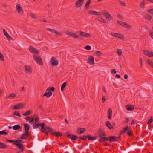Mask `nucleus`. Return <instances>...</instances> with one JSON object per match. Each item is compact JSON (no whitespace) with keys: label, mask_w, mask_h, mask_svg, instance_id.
Returning a JSON list of instances; mask_svg holds the SVG:
<instances>
[{"label":"nucleus","mask_w":153,"mask_h":153,"mask_svg":"<svg viewBox=\"0 0 153 153\" xmlns=\"http://www.w3.org/2000/svg\"><path fill=\"white\" fill-rule=\"evenodd\" d=\"M39 129L42 130V132L47 135H48V132L51 134V131H53V129L46 126L44 123H42V125L41 127L39 128Z\"/></svg>","instance_id":"1"},{"label":"nucleus","mask_w":153,"mask_h":153,"mask_svg":"<svg viewBox=\"0 0 153 153\" xmlns=\"http://www.w3.org/2000/svg\"><path fill=\"white\" fill-rule=\"evenodd\" d=\"M125 133L129 136H131L133 134L130 127L127 126L125 127L123 130L120 131V134H122L123 133Z\"/></svg>","instance_id":"2"},{"label":"nucleus","mask_w":153,"mask_h":153,"mask_svg":"<svg viewBox=\"0 0 153 153\" xmlns=\"http://www.w3.org/2000/svg\"><path fill=\"white\" fill-rule=\"evenodd\" d=\"M24 143V141L22 140H16L15 144L18 148L19 151L20 152H22L24 150V148L23 144Z\"/></svg>","instance_id":"3"},{"label":"nucleus","mask_w":153,"mask_h":153,"mask_svg":"<svg viewBox=\"0 0 153 153\" xmlns=\"http://www.w3.org/2000/svg\"><path fill=\"white\" fill-rule=\"evenodd\" d=\"M33 57L35 61L37 63L41 65H43V62L42 59L39 56H37L35 55H34Z\"/></svg>","instance_id":"4"},{"label":"nucleus","mask_w":153,"mask_h":153,"mask_svg":"<svg viewBox=\"0 0 153 153\" xmlns=\"http://www.w3.org/2000/svg\"><path fill=\"white\" fill-rule=\"evenodd\" d=\"M47 30L50 31L52 32L55 36H61L62 35V33L61 32H59L56 30L53 29L49 28H47Z\"/></svg>","instance_id":"5"},{"label":"nucleus","mask_w":153,"mask_h":153,"mask_svg":"<svg viewBox=\"0 0 153 153\" xmlns=\"http://www.w3.org/2000/svg\"><path fill=\"white\" fill-rule=\"evenodd\" d=\"M66 134L67 137L71 140H75L78 139V137L77 136L72 134H71L69 132H67Z\"/></svg>","instance_id":"6"},{"label":"nucleus","mask_w":153,"mask_h":153,"mask_svg":"<svg viewBox=\"0 0 153 153\" xmlns=\"http://www.w3.org/2000/svg\"><path fill=\"white\" fill-rule=\"evenodd\" d=\"M102 13L107 20L110 21L111 19L113 18L112 16L105 10H103Z\"/></svg>","instance_id":"7"},{"label":"nucleus","mask_w":153,"mask_h":153,"mask_svg":"<svg viewBox=\"0 0 153 153\" xmlns=\"http://www.w3.org/2000/svg\"><path fill=\"white\" fill-rule=\"evenodd\" d=\"M97 135L98 137L100 138L106 136L104 131L101 129H100L98 131Z\"/></svg>","instance_id":"8"},{"label":"nucleus","mask_w":153,"mask_h":153,"mask_svg":"<svg viewBox=\"0 0 153 153\" xmlns=\"http://www.w3.org/2000/svg\"><path fill=\"white\" fill-rule=\"evenodd\" d=\"M25 71L26 73L30 74L32 72V70L31 66L25 65L24 66Z\"/></svg>","instance_id":"9"},{"label":"nucleus","mask_w":153,"mask_h":153,"mask_svg":"<svg viewBox=\"0 0 153 153\" xmlns=\"http://www.w3.org/2000/svg\"><path fill=\"white\" fill-rule=\"evenodd\" d=\"M51 134L53 136H55L56 137H61L62 136V134L61 133L59 132H55L53 129V131H51Z\"/></svg>","instance_id":"10"},{"label":"nucleus","mask_w":153,"mask_h":153,"mask_svg":"<svg viewBox=\"0 0 153 153\" xmlns=\"http://www.w3.org/2000/svg\"><path fill=\"white\" fill-rule=\"evenodd\" d=\"M79 32L80 36L82 37L88 38L90 37L91 36V35L88 33L82 32L81 31H80Z\"/></svg>","instance_id":"11"},{"label":"nucleus","mask_w":153,"mask_h":153,"mask_svg":"<svg viewBox=\"0 0 153 153\" xmlns=\"http://www.w3.org/2000/svg\"><path fill=\"white\" fill-rule=\"evenodd\" d=\"M51 64L52 66H56L58 64V61L57 60L55 59L53 56L51 59Z\"/></svg>","instance_id":"12"},{"label":"nucleus","mask_w":153,"mask_h":153,"mask_svg":"<svg viewBox=\"0 0 153 153\" xmlns=\"http://www.w3.org/2000/svg\"><path fill=\"white\" fill-rule=\"evenodd\" d=\"M24 105V104L22 103H20L16 104L13 107V109L15 110H17L18 109H22Z\"/></svg>","instance_id":"13"},{"label":"nucleus","mask_w":153,"mask_h":153,"mask_svg":"<svg viewBox=\"0 0 153 153\" xmlns=\"http://www.w3.org/2000/svg\"><path fill=\"white\" fill-rule=\"evenodd\" d=\"M84 0H78L75 3L76 7H80L83 3Z\"/></svg>","instance_id":"14"},{"label":"nucleus","mask_w":153,"mask_h":153,"mask_svg":"<svg viewBox=\"0 0 153 153\" xmlns=\"http://www.w3.org/2000/svg\"><path fill=\"white\" fill-rule=\"evenodd\" d=\"M29 50L31 53H34L36 54H38L39 53V51L37 49L31 46H30Z\"/></svg>","instance_id":"15"},{"label":"nucleus","mask_w":153,"mask_h":153,"mask_svg":"<svg viewBox=\"0 0 153 153\" xmlns=\"http://www.w3.org/2000/svg\"><path fill=\"white\" fill-rule=\"evenodd\" d=\"M119 138L120 137H117L116 136H109V142L111 143L112 142L117 141H118V138Z\"/></svg>","instance_id":"16"},{"label":"nucleus","mask_w":153,"mask_h":153,"mask_svg":"<svg viewBox=\"0 0 153 153\" xmlns=\"http://www.w3.org/2000/svg\"><path fill=\"white\" fill-rule=\"evenodd\" d=\"M109 137H104L101 138H100L98 139V141L100 143L103 142H105L108 141H109Z\"/></svg>","instance_id":"17"},{"label":"nucleus","mask_w":153,"mask_h":153,"mask_svg":"<svg viewBox=\"0 0 153 153\" xmlns=\"http://www.w3.org/2000/svg\"><path fill=\"white\" fill-rule=\"evenodd\" d=\"M111 34L112 36L118 38L122 39V38L123 37V35L117 33H115L113 32H112L111 33Z\"/></svg>","instance_id":"18"},{"label":"nucleus","mask_w":153,"mask_h":153,"mask_svg":"<svg viewBox=\"0 0 153 153\" xmlns=\"http://www.w3.org/2000/svg\"><path fill=\"white\" fill-rule=\"evenodd\" d=\"M24 128L25 129V132L29 133V132L30 129V126L27 123H25L24 124Z\"/></svg>","instance_id":"19"},{"label":"nucleus","mask_w":153,"mask_h":153,"mask_svg":"<svg viewBox=\"0 0 153 153\" xmlns=\"http://www.w3.org/2000/svg\"><path fill=\"white\" fill-rule=\"evenodd\" d=\"M94 57L93 56H90L88 58V61L89 64L93 65L94 64Z\"/></svg>","instance_id":"20"},{"label":"nucleus","mask_w":153,"mask_h":153,"mask_svg":"<svg viewBox=\"0 0 153 153\" xmlns=\"http://www.w3.org/2000/svg\"><path fill=\"white\" fill-rule=\"evenodd\" d=\"M126 109L128 111H132L134 109V107L133 105H128L126 106Z\"/></svg>","instance_id":"21"},{"label":"nucleus","mask_w":153,"mask_h":153,"mask_svg":"<svg viewBox=\"0 0 153 153\" xmlns=\"http://www.w3.org/2000/svg\"><path fill=\"white\" fill-rule=\"evenodd\" d=\"M16 8L19 13L20 14H22L23 13V10L22 7L18 5H16Z\"/></svg>","instance_id":"22"},{"label":"nucleus","mask_w":153,"mask_h":153,"mask_svg":"<svg viewBox=\"0 0 153 153\" xmlns=\"http://www.w3.org/2000/svg\"><path fill=\"white\" fill-rule=\"evenodd\" d=\"M85 129L83 128H79L77 129V132L78 134H81L84 133Z\"/></svg>","instance_id":"23"},{"label":"nucleus","mask_w":153,"mask_h":153,"mask_svg":"<svg viewBox=\"0 0 153 153\" xmlns=\"http://www.w3.org/2000/svg\"><path fill=\"white\" fill-rule=\"evenodd\" d=\"M3 30L5 36L7 37V39L9 40H11L12 39V37L9 35L5 29H4Z\"/></svg>","instance_id":"24"},{"label":"nucleus","mask_w":153,"mask_h":153,"mask_svg":"<svg viewBox=\"0 0 153 153\" xmlns=\"http://www.w3.org/2000/svg\"><path fill=\"white\" fill-rule=\"evenodd\" d=\"M71 36L76 39H81V38L79 36L71 32Z\"/></svg>","instance_id":"25"},{"label":"nucleus","mask_w":153,"mask_h":153,"mask_svg":"<svg viewBox=\"0 0 153 153\" xmlns=\"http://www.w3.org/2000/svg\"><path fill=\"white\" fill-rule=\"evenodd\" d=\"M52 94V93L51 91L45 92L43 94V96H46L47 98H49Z\"/></svg>","instance_id":"26"},{"label":"nucleus","mask_w":153,"mask_h":153,"mask_svg":"<svg viewBox=\"0 0 153 153\" xmlns=\"http://www.w3.org/2000/svg\"><path fill=\"white\" fill-rule=\"evenodd\" d=\"M22 128V127L19 124H17L13 126V129L14 130L21 129Z\"/></svg>","instance_id":"27"},{"label":"nucleus","mask_w":153,"mask_h":153,"mask_svg":"<svg viewBox=\"0 0 153 153\" xmlns=\"http://www.w3.org/2000/svg\"><path fill=\"white\" fill-rule=\"evenodd\" d=\"M29 135V133H27V132H25L24 134L22 135L21 137V139H26L28 136Z\"/></svg>","instance_id":"28"},{"label":"nucleus","mask_w":153,"mask_h":153,"mask_svg":"<svg viewBox=\"0 0 153 153\" xmlns=\"http://www.w3.org/2000/svg\"><path fill=\"white\" fill-rule=\"evenodd\" d=\"M88 13L91 15H100V12L95 11H89Z\"/></svg>","instance_id":"29"},{"label":"nucleus","mask_w":153,"mask_h":153,"mask_svg":"<svg viewBox=\"0 0 153 153\" xmlns=\"http://www.w3.org/2000/svg\"><path fill=\"white\" fill-rule=\"evenodd\" d=\"M112 116V110L111 109H108V117L109 119H111Z\"/></svg>","instance_id":"30"},{"label":"nucleus","mask_w":153,"mask_h":153,"mask_svg":"<svg viewBox=\"0 0 153 153\" xmlns=\"http://www.w3.org/2000/svg\"><path fill=\"white\" fill-rule=\"evenodd\" d=\"M96 19L98 21L100 22H101L102 23H106L105 20L100 17H98L96 18Z\"/></svg>","instance_id":"31"},{"label":"nucleus","mask_w":153,"mask_h":153,"mask_svg":"<svg viewBox=\"0 0 153 153\" xmlns=\"http://www.w3.org/2000/svg\"><path fill=\"white\" fill-rule=\"evenodd\" d=\"M106 125L107 127L109 129H111L113 128L112 125L110 124L108 121H107L106 122Z\"/></svg>","instance_id":"32"},{"label":"nucleus","mask_w":153,"mask_h":153,"mask_svg":"<svg viewBox=\"0 0 153 153\" xmlns=\"http://www.w3.org/2000/svg\"><path fill=\"white\" fill-rule=\"evenodd\" d=\"M16 94L14 93H12L10 94L9 95L5 97V99H10L11 97L13 98L16 97Z\"/></svg>","instance_id":"33"},{"label":"nucleus","mask_w":153,"mask_h":153,"mask_svg":"<svg viewBox=\"0 0 153 153\" xmlns=\"http://www.w3.org/2000/svg\"><path fill=\"white\" fill-rule=\"evenodd\" d=\"M91 0H88L86 3L85 6V9H87L88 8L91 3Z\"/></svg>","instance_id":"34"},{"label":"nucleus","mask_w":153,"mask_h":153,"mask_svg":"<svg viewBox=\"0 0 153 153\" xmlns=\"http://www.w3.org/2000/svg\"><path fill=\"white\" fill-rule=\"evenodd\" d=\"M96 137H92L90 135H88V139L90 140L93 141L96 139Z\"/></svg>","instance_id":"35"},{"label":"nucleus","mask_w":153,"mask_h":153,"mask_svg":"<svg viewBox=\"0 0 153 153\" xmlns=\"http://www.w3.org/2000/svg\"><path fill=\"white\" fill-rule=\"evenodd\" d=\"M32 112V111L31 110H29L23 113V115L25 116H27L30 114Z\"/></svg>","instance_id":"36"},{"label":"nucleus","mask_w":153,"mask_h":153,"mask_svg":"<svg viewBox=\"0 0 153 153\" xmlns=\"http://www.w3.org/2000/svg\"><path fill=\"white\" fill-rule=\"evenodd\" d=\"M42 123H40V124H33V127L34 128H39V126H40L41 127L42 125Z\"/></svg>","instance_id":"37"},{"label":"nucleus","mask_w":153,"mask_h":153,"mask_svg":"<svg viewBox=\"0 0 153 153\" xmlns=\"http://www.w3.org/2000/svg\"><path fill=\"white\" fill-rule=\"evenodd\" d=\"M67 85V83L66 82H64L62 84L61 87V91H63L64 89V88Z\"/></svg>","instance_id":"38"},{"label":"nucleus","mask_w":153,"mask_h":153,"mask_svg":"<svg viewBox=\"0 0 153 153\" xmlns=\"http://www.w3.org/2000/svg\"><path fill=\"white\" fill-rule=\"evenodd\" d=\"M55 88L53 87H50L47 88L46 89V91H51L52 92H53L54 91Z\"/></svg>","instance_id":"39"},{"label":"nucleus","mask_w":153,"mask_h":153,"mask_svg":"<svg viewBox=\"0 0 153 153\" xmlns=\"http://www.w3.org/2000/svg\"><path fill=\"white\" fill-rule=\"evenodd\" d=\"M145 0H143L140 4V7L142 8L145 7L144 1Z\"/></svg>","instance_id":"40"},{"label":"nucleus","mask_w":153,"mask_h":153,"mask_svg":"<svg viewBox=\"0 0 153 153\" xmlns=\"http://www.w3.org/2000/svg\"><path fill=\"white\" fill-rule=\"evenodd\" d=\"M7 147V146L3 143H1L0 144V148H6Z\"/></svg>","instance_id":"41"},{"label":"nucleus","mask_w":153,"mask_h":153,"mask_svg":"<svg viewBox=\"0 0 153 153\" xmlns=\"http://www.w3.org/2000/svg\"><path fill=\"white\" fill-rule=\"evenodd\" d=\"M65 151H65V153H69V152H70V153H72V150L70 149V147H68V148L67 149L65 150Z\"/></svg>","instance_id":"42"},{"label":"nucleus","mask_w":153,"mask_h":153,"mask_svg":"<svg viewBox=\"0 0 153 153\" xmlns=\"http://www.w3.org/2000/svg\"><path fill=\"white\" fill-rule=\"evenodd\" d=\"M148 56L149 57H153V52L150 51H148Z\"/></svg>","instance_id":"43"},{"label":"nucleus","mask_w":153,"mask_h":153,"mask_svg":"<svg viewBox=\"0 0 153 153\" xmlns=\"http://www.w3.org/2000/svg\"><path fill=\"white\" fill-rule=\"evenodd\" d=\"M95 54L97 56H101L102 55V53L101 51H95Z\"/></svg>","instance_id":"44"},{"label":"nucleus","mask_w":153,"mask_h":153,"mask_svg":"<svg viewBox=\"0 0 153 153\" xmlns=\"http://www.w3.org/2000/svg\"><path fill=\"white\" fill-rule=\"evenodd\" d=\"M145 18L148 20H150L152 19V16L149 14H147L146 16H145Z\"/></svg>","instance_id":"45"},{"label":"nucleus","mask_w":153,"mask_h":153,"mask_svg":"<svg viewBox=\"0 0 153 153\" xmlns=\"http://www.w3.org/2000/svg\"><path fill=\"white\" fill-rule=\"evenodd\" d=\"M79 139H80L81 140H85L87 138H88V135L87 136L85 135L83 136H81L79 137Z\"/></svg>","instance_id":"46"},{"label":"nucleus","mask_w":153,"mask_h":153,"mask_svg":"<svg viewBox=\"0 0 153 153\" xmlns=\"http://www.w3.org/2000/svg\"><path fill=\"white\" fill-rule=\"evenodd\" d=\"M8 134L7 132H6L5 130H3L0 131V135H6Z\"/></svg>","instance_id":"47"},{"label":"nucleus","mask_w":153,"mask_h":153,"mask_svg":"<svg viewBox=\"0 0 153 153\" xmlns=\"http://www.w3.org/2000/svg\"><path fill=\"white\" fill-rule=\"evenodd\" d=\"M6 141L9 142H10V143H13V145H15V144H14L15 143H16V140H8L7 139L6 140Z\"/></svg>","instance_id":"48"},{"label":"nucleus","mask_w":153,"mask_h":153,"mask_svg":"<svg viewBox=\"0 0 153 153\" xmlns=\"http://www.w3.org/2000/svg\"><path fill=\"white\" fill-rule=\"evenodd\" d=\"M147 62L148 63L153 67V62L151 60H147Z\"/></svg>","instance_id":"49"},{"label":"nucleus","mask_w":153,"mask_h":153,"mask_svg":"<svg viewBox=\"0 0 153 153\" xmlns=\"http://www.w3.org/2000/svg\"><path fill=\"white\" fill-rule=\"evenodd\" d=\"M117 22L118 24L122 26H124V25L125 23V22L120 21H117Z\"/></svg>","instance_id":"50"},{"label":"nucleus","mask_w":153,"mask_h":153,"mask_svg":"<svg viewBox=\"0 0 153 153\" xmlns=\"http://www.w3.org/2000/svg\"><path fill=\"white\" fill-rule=\"evenodd\" d=\"M117 53L118 55L120 56L122 54V51L121 49H117Z\"/></svg>","instance_id":"51"},{"label":"nucleus","mask_w":153,"mask_h":153,"mask_svg":"<svg viewBox=\"0 0 153 153\" xmlns=\"http://www.w3.org/2000/svg\"><path fill=\"white\" fill-rule=\"evenodd\" d=\"M123 27H125L127 28H130L131 27V26L130 25H129L127 23H125Z\"/></svg>","instance_id":"52"},{"label":"nucleus","mask_w":153,"mask_h":153,"mask_svg":"<svg viewBox=\"0 0 153 153\" xmlns=\"http://www.w3.org/2000/svg\"><path fill=\"white\" fill-rule=\"evenodd\" d=\"M85 48L87 50H91V48L90 46L89 45H87L85 47Z\"/></svg>","instance_id":"53"},{"label":"nucleus","mask_w":153,"mask_h":153,"mask_svg":"<svg viewBox=\"0 0 153 153\" xmlns=\"http://www.w3.org/2000/svg\"><path fill=\"white\" fill-rule=\"evenodd\" d=\"M13 115L18 116L19 117H21L20 114L19 113L17 112V111H15V112L13 113Z\"/></svg>","instance_id":"54"},{"label":"nucleus","mask_w":153,"mask_h":153,"mask_svg":"<svg viewBox=\"0 0 153 153\" xmlns=\"http://www.w3.org/2000/svg\"><path fill=\"white\" fill-rule=\"evenodd\" d=\"M39 107L40 110H41L42 111H44L45 110L42 105H39Z\"/></svg>","instance_id":"55"},{"label":"nucleus","mask_w":153,"mask_h":153,"mask_svg":"<svg viewBox=\"0 0 153 153\" xmlns=\"http://www.w3.org/2000/svg\"><path fill=\"white\" fill-rule=\"evenodd\" d=\"M153 120V119H152V117L151 116L150 117V119L149 120V121H148V124H151V123H152V122Z\"/></svg>","instance_id":"56"},{"label":"nucleus","mask_w":153,"mask_h":153,"mask_svg":"<svg viewBox=\"0 0 153 153\" xmlns=\"http://www.w3.org/2000/svg\"><path fill=\"white\" fill-rule=\"evenodd\" d=\"M39 119V117L38 116H37L36 117L35 120V122L36 123H38Z\"/></svg>","instance_id":"57"},{"label":"nucleus","mask_w":153,"mask_h":153,"mask_svg":"<svg viewBox=\"0 0 153 153\" xmlns=\"http://www.w3.org/2000/svg\"><path fill=\"white\" fill-rule=\"evenodd\" d=\"M30 17L32 18H33L35 19H36V16L35 15L33 14L32 13L31 14H30Z\"/></svg>","instance_id":"58"},{"label":"nucleus","mask_w":153,"mask_h":153,"mask_svg":"<svg viewBox=\"0 0 153 153\" xmlns=\"http://www.w3.org/2000/svg\"><path fill=\"white\" fill-rule=\"evenodd\" d=\"M148 50H143V53H144V54L147 56H148Z\"/></svg>","instance_id":"59"},{"label":"nucleus","mask_w":153,"mask_h":153,"mask_svg":"<svg viewBox=\"0 0 153 153\" xmlns=\"http://www.w3.org/2000/svg\"><path fill=\"white\" fill-rule=\"evenodd\" d=\"M148 12L150 14L153 15V9H150L148 11Z\"/></svg>","instance_id":"60"},{"label":"nucleus","mask_w":153,"mask_h":153,"mask_svg":"<svg viewBox=\"0 0 153 153\" xmlns=\"http://www.w3.org/2000/svg\"><path fill=\"white\" fill-rule=\"evenodd\" d=\"M119 3L121 5H122L123 6H125L126 5V4L123 1H119Z\"/></svg>","instance_id":"61"},{"label":"nucleus","mask_w":153,"mask_h":153,"mask_svg":"<svg viewBox=\"0 0 153 153\" xmlns=\"http://www.w3.org/2000/svg\"><path fill=\"white\" fill-rule=\"evenodd\" d=\"M103 145L104 146H111V144L108 143L107 142H106V143H103Z\"/></svg>","instance_id":"62"},{"label":"nucleus","mask_w":153,"mask_h":153,"mask_svg":"<svg viewBox=\"0 0 153 153\" xmlns=\"http://www.w3.org/2000/svg\"><path fill=\"white\" fill-rule=\"evenodd\" d=\"M34 120V119L33 118L31 119V120L29 121V123H31V124H33V121Z\"/></svg>","instance_id":"63"},{"label":"nucleus","mask_w":153,"mask_h":153,"mask_svg":"<svg viewBox=\"0 0 153 153\" xmlns=\"http://www.w3.org/2000/svg\"><path fill=\"white\" fill-rule=\"evenodd\" d=\"M150 35L151 38L153 39V31L151 32L150 33Z\"/></svg>","instance_id":"64"}]
</instances>
